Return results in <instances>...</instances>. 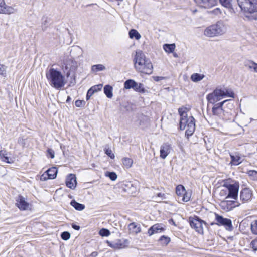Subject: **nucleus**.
<instances>
[{
	"instance_id": "aec40b11",
	"label": "nucleus",
	"mask_w": 257,
	"mask_h": 257,
	"mask_svg": "<svg viewBox=\"0 0 257 257\" xmlns=\"http://www.w3.org/2000/svg\"><path fill=\"white\" fill-rule=\"evenodd\" d=\"M15 12V9L6 6L4 0H0V13L10 14Z\"/></svg>"
},
{
	"instance_id": "9b49d317",
	"label": "nucleus",
	"mask_w": 257,
	"mask_h": 257,
	"mask_svg": "<svg viewBox=\"0 0 257 257\" xmlns=\"http://www.w3.org/2000/svg\"><path fill=\"white\" fill-rule=\"evenodd\" d=\"M57 172L56 167H53L49 168L41 175V180L45 181L47 179H55L56 177Z\"/></svg>"
},
{
	"instance_id": "cd10ccee",
	"label": "nucleus",
	"mask_w": 257,
	"mask_h": 257,
	"mask_svg": "<svg viewBox=\"0 0 257 257\" xmlns=\"http://www.w3.org/2000/svg\"><path fill=\"white\" fill-rule=\"evenodd\" d=\"M231 162L234 165H238L242 162L241 157L238 155H231Z\"/></svg>"
},
{
	"instance_id": "8fccbe9b",
	"label": "nucleus",
	"mask_w": 257,
	"mask_h": 257,
	"mask_svg": "<svg viewBox=\"0 0 257 257\" xmlns=\"http://www.w3.org/2000/svg\"><path fill=\"white\" fill-rule=\"evenodd\" d=\"M165 52L168 54H172L173 56L175 57H178L177 53L175 51V49H164Z\"/></svg>"
},
{
	"instance_id": "13d9d810",
	"label": "nucleus",
	"mask_w": 257,
	"mask_h": 257,
	"mask_svg": "<svg viewBox=\"0 0 257 257\" xmlns=\"http://www.w3.org/2000/svg\"><path fill=\"white\" fill-rule=\"evenodd\" d=\"M72 227L74 229L76 230H79L80 229V228L79 226L77 225H76L75 224H73V223L72 224Z\"/></svg>"
},
{
	"instance_id": "603ef678",
	"label": "nucleus",
	"mask_w": 257,
	"mask_h": 257,
	"mask_svg": "<svg viewBox=\"0 0 257 257\" xmlns=\"http://www.w3.org/2000/svg\"><path fill=\"white\" fill-rule=\"evenodd\" d=\"M248 67L251 68L253 69L254 71L256 72H257V64L253 62H249L248 63Z\"/></svg>"
},
{
	"instance_id": "58836bf2",
	"label": "nucleus",
	"mask_w": 257,
	"mask_h": 257,
	"mask_svg": "<svg viewBox=\"0 0 257 257\" xmlns=\"http://www.w3.org/2000/svg\"><path fill=\"white\" fill-rule=\"evenodd\" d=\"M187 108L184 107H182L178 109V112L180 115V118L188 117L187 114Z\"/></svg>"
},
{
	"instance_id": "bb28decb",
	"label": "nucleus",
	"mask_w": 257,
	"mask_h": 257,
	"mask_svg": "<svg viewBox=\"0 0 257 257\" xmlns=\"http://www.w3.org/2000/svg\"><path fill=\"white\" fill-rule=\"evenodd\" d=\"M113 88L109 85H106L104 87V92L108 98H111L113 96Z\"/></svg>"
},
{
	"instance_id": "4468645a",
	"label": "nucleus",
	"mask_w": 257,
	"mask_h": 257,
	"mask_svg": "<svg viewBox=\"0 0 257 257\" xmlns=\"http://www.w3.org/2000/svg\"><path fill=\"white\" fill-rule=\"evenodd\" d=\"M166 229L165 225L161 223H157L152 226L148 230V234L149 236L155 233H160Z\"/></svg>"
},
{
	"instance_id": "a211bd4d",
	"label": "nucleus",
	"mask_w": 257,
	"mask_h": 257,
	"mask_svg": "<svg viewBox=\"0 0 257 257\" xmlns=\"http://www.w3.org/2000/svg\"><path fill=\"white\" fill-rule=\"evenodd\" d=\"M172 147L169 143H164L160 147V157L162 159H165L171 150Z\"/></svg>"
},
{
	"instance_id": "f8f14e48",
	"label": "nucleus",
	"mask_w": 257,
	"mask_h": 257,
	"mask_svg": "<svg viewBox=\"0 0 257 257\" xmlns=\"http://www.w3.org/2000/svg\"><path fill=\"white\" fill-rule=\"evenodd\" d=\"M228 100H224L220 103L215 104L212 107V113L214 115H216L220 118H223L224 110L222 108V106L224 103L228 102Z\"/></svg>"
},
{
	"instance_id": "5fc2aeb1",
	"label": "nucleus",
	"mask_w": 257,
	"mask_h": 257,
	"mask_svg": "<svg viewBox=\"0 0 257 257\" xmlns=\"http://www.w3.org/2000/svg\"><path fill=\"white\" fill-rule=\"evenodd\" d=\"M47 156L50 157L51 158H54L55 156V153L53 149H48L47 150Z\"/></svg>"
},
{
	"instance_id": "f257e3e1",
	"label": "nucleus",
	"mask_w": 257,
	"mask_h": 257,
	"mask_svg": "<svg viewBox=\"0 0 257 257\" xmlns=\"http://www.w3.org/2000/svg\"><path fill=\"white\" fill-rule=\"evenodd\" d=\"M46 76L49 81V84L57 90L61 89L65 84L64 76L60 71L54 68H50L47 72Z\"/></svg>"
},
{
	"instance_id": "7c9ffc66",
	"label": "nucleus",
	"mask_w": 257,
	"mask_h": 257,
	"mask_svg": "<svg viewBox=\"0 0 257 257\" xmlns=\"http://www.w3.org/2000/svg\"><path fill=\"white\" fill-rule=\"evenodd\" d=\"M136 83L137 82L134 80L128 79L124 82V88L126 89H129L131 88L134 89Z\"/></svg>"
},
{
	"instance_id": "49530a36",
	"label": "nucleus",
	"mask_w": 257,
	"mask_h": 257,
	"mask_svg": "<svg viewBox=\"0 0 257 257\" xmlns=\"http://www.w3.org/2000/svg\"><path fill=\"white\" fill-rule=\"evenodd\" d=\"M102 88V84H98L94 85L90 88V89H92V91H93L94 93L97 92L100 90H101Z\"/></svg>"
},
{
	"instance_id": "f3484780",
	"label": "nucleus",
	"mask_w": 257,
	"mask_h": 257,
	"mask_svg": "<svg viewBox=\"0 0 257 257\" xmlns=\"http://www.w3.org/2000/svg\"><path fill=\"white\" fill-rule=\"evenodd\" d=\"M213 25L218 36L224 34L227 31V26L222 21H218Z\"/></svg>"
},
{
	"instance_id": "37998d69",
	"label": "nucleus",
	"mask_w": 257,
	"mask_h": 257,
	"mask_svg": "<svg viewBox=\"0 0 257 257\" xmlns=\"http://www.w3.org/2000/svg\"><path fill=\"white\" fill-rule=\"evenodd\" d=\"M7 67L6 66L0 63V75L6 77L7 75Z\"/></svg>"
},
{
	"instance_id": "680f3d73",
	"label": "nucleus",
	"mask_w": 257,
	"mask_h": 257,
	"mask_svg": "<svg viewBox=\"0 0 257 257\" xmlns=\"http://www.w3.org/2000/svg\"><path fill=\"white\" fill-rule=\"evenodd\" d=\"M92 255L93 256H96L97 255V252H93L92 253Z\"/></svg>"
},
{
	"instance_id": "4be33fe9",
	"label": "nucleus",
	"mask_w": 257,
	"mask_h": 257,
	"mask_svg": "<svg viewBox=\"0 0 257 257\" xmlns=\"http://www.w3.org/2000/svg\"><path fill=\"white\" fill-rule=\"evenodd\" d=\"M107 243L109 246L115 249L122 248L125 246L124 242L120 239H117L113 241H107Z\"/></svg>"
},
{
	"instance_id": "052dcab7",
	"label": "nucleus",
	"mask_w": 257,
	"mask_h": 257,
	"mask_svg": "<svg viewBox=\"0 0 257 257\" xmlns=\"http://www.w3.org/2000/svg\"><path fill=\"white\" fill-rule=\"evenodd\" d=\"M71 97L70 96H68L67 100H66V102H68L69 101H70L71 100Z\"/></svg>"
},
{
	"instance_id": "2eb2a0df",
	"label": "nucleus",
	"mask_w": 257,
	"mask_h": 257,
	"mask_svg": "<svg viewBox=\"0 0 257 257\" xmlns=\"http://www.w3.org/2000/svg\"><path fill=\"white\" fill-rule=\"evenodd\" d=\"M147 59L142 50L140 49L137 50L135 52L134 58V66L136 65L138 66L142 65L141 62H143Z\"/></svg>"
},
{
	"instance_id": "393cba45",
	"label": "nucleus",
	"mask_w": 257,
	"mask_h": 257,
	"mask_svg": "<svg viewBox=\"0 0 257 257\" xmlns=\"http://www.w3.org/2000/svg\"><path fill=\"white\" fill-rule=\"evenodd\" d=\"M186 189L182 185H178L176 187V193L178 196V199H179L182 197Z\"/></svg>"
},
{
	"instance_id": "a19ab883",
	"label": "nucleus",
	"mask_w": 257,
	"mask_h": 257,
	"mask_svg": "<svg viewBox=\"0 0 257 257\" xmlns=\"http://www.w3.org/2000/svg\"><path fill=\"white\" fill-rule=\"evenodd\" d=\"M105 176L109 177L112 181H115L117 178V174L114 172H106Z\"/></svg>"
},
{
	"instance_id": "6e6d98bb",
	"label": "nucleus",
	"mask_w": 257,
	"mask_h": 257,
	"mask_svg": "<svg viewBox=\"0 0 257 257\" xmlns=\"http://www.w3.org/2000/svg\"><path fill=\"white\" fill-rule=\"evenodd\" d=\"M175 47L176 45L175 43H172L171 44H165L163 46V48H175Z\"/></svg>"
},
{
	"instance_id": "4d7b16f0",
	"label": "nucleus",
	"mask_w": 257,
	"mask_h": 257,
	"mask_svg": "<svg viewBox=\"0 0 257 257\" xmlns=\"http://www.w3.org/2000/svg\"><path fill=\"white\" fill-rule=\"evenodd\" d=\"M92 90L90 89V88L88 90V91H87V95H86V100H89L90 97L92 96V95L94 93L93 92V91H92Z\"/></svg>"
},
{
	"instance_id": "dca6fc26",
	"label": "nucleus",
	"mask_w": 257,
	"mask_h": 257,
	"mask_svg": "<svg viewBox=\"0 0 257 257\" xmlns=\"http://www.w3.org/2000/svg\"><path fill=\"white\" fill-rule=\"evenodd\" d=\"M16 201V205L21 210H26L29 208V204L22 196L19 195L17 197Z\"/></svg>"
},
{
	"instance_id": "1a4fd4ad",
	"label": "nucleus",
	"mask_w": 257,
	"mask_h": 257,
	"mask_svg": "<svg viewBox=\"0 0 257 257\" xmlns=\"http://www.w3.org/2000/svg\"><path fill=\"white\" fill-rule=\"evenodd\" d=\"M215 220L217 221L216 224L224 226L228 230L231 231L233 229L232 221L230 219L224 218L218 214L215 213Z\"/></svg>"
},
{
	"instance_id": "423d86ee",
	"label": "nucleus",
	"mask_w": 257,
	"mask_h": 257,
	"mask_svg": "<svg viewBox=\"0 0 257 257\" xmlns=\"http://www.w3.org/2000/svg\"><path fill=\"white\" fill-rule=\"evenodd\" d=\"M141 64L142 65L140 66H135V68L138 72L146 74H151L152 73L153 67L149 59L141 62Z\"/></svg>"
},
{
	"instance_id": "c03bdc74",
	"label": "nucleus",
	"mask_w": 257,
	"mask_h": 257,
	"mask_svg": "<svg viewBox=\"0 0 257 257\" xmlns=\"http://www.w3.org/2000/svg\"><path fill=\"white\" fill-rule=\"evenodd\" d=\"M110 234L109 230L106 228H102L99 231V234L102 236H108Z\"/></svg>"
},
{
	"instance_id": "864d4df0",
	"label": "nucleus",
	"mask_w": 257,
	"mask_h": 257,
	"mask_svg": "<svg viewBox=\"0 0 257 257\" xmlns=\"http://www.w3.org/2000/svg\"><path fill=\"white\" fill-rule=\"evenodd\" d=\"M75 105L78 107H81L84 106L85 102L84 100H77L75 102Z\"/></svg>"
},
{
	"instance_id": "f704fd0d",
	"label": "nucleus",
	"mask_w": 257,
	"mask_h": 257,
	"mask_svg": "<svg viewBox=\"0 0 257 257\" xmlns=\"http://www.w3.org/2000/svg\"><path fill=\"white\" fill-rule=\"evenodd\" d=\"M191 196V193L186 190L180 199L182 202H187L190 200Z\"/></svg>"
},
{
	"instance_id": "473e14b6",
	"label": "nucleus",
	"mask_w": 257,
	"mask_h": 257,
	"mask_svg": "<svg viewBox=\"0 0 257 257\" xmlns=\"http://www.w3.org/2000/svg\"><path fill=\"white\" fill-rule=\"evenodd\" d=\"M0 158L2 161L8 163H11V162L9 161V158L7 156V152L6 151H0Z\"/></svg>"
},
{
	"instance_id": "3c124183",
	"label": "nucleus",
	"mask_w": 257,
	"mask_h": 257,
	"mask_svg": "<svg viewBox=\"0 0 257 257\" xmlns=\"http://www.w3.org/2000/svg\"><path fill=\"white\" fill-rule=\"evenodd\" d=\"M250 246L254 251H257V240H253L251 242Z\"/></svg>"
},
{
	"instance_id": "c85d7f7f",
	"label": "nucleus",
	"mask_w": 257,
	"mask_h": 257,
	"mask_svg": "<svg viewBox=\"0 0 257 257\" xmlns=\"http://www.w3.org/2000/svg\"><path fill=\"white\" fill-rule=\"evenodd\" d=\"M70 204L76 210L78 211H82L85 208V205L80 204L76 202L75 200H73L71 201Z\"/></svg>"
},
{
	"instance_id": "b1692460",
	"label": "nucleus",
	"mask_w": 257,
	"mask_h": 257,
	"mask_svg": "<svg viewBox=\"0 0 257 257\" xmlns=\"http://www.w3.org/2000/svg\"><path fill=\"white\" fill-rule=\"evenodd\" d=\"M128 228L130 231L133 233L137 234L141 232V228L140 225L137 224L135 222H132L129 224Z\"/></svg>"
},
{
	"instance_id": "72a5a7b5",
	"label": "nucleus",
	"mask_w": 257,
	"mask_h": 257,
	"mask_svg": "<svg viewBox=\"0 0 257 257\" xmlns=\"http://www.w3.org/2000/svg\"><path fill=\"white\" fill-rule=\"evenodd\" d=\"M105 69V67L102 64H96L92 65L91 71L93 72H97Z\"/></svg>"
},
{
	"instance_id": "ddd939ff",
	"label": "nucleus",
	"mask_w": 257,
	"mask_h": 257,
	"mask_svg": "<svg viewBox=\"0 0 257 257\" xmlns=\"http://www.w3.org/2000/svg\"><path fill=\"white\" fill-rule=\"evenodd\" d=\"M252 196V191L248 188L243 189L240 193V200L242 203H245L251 200Z\"/></svg>"
},
{
	"instance_id": "0eeeda50",
	"label": "nucleus",
	"mask_w": 257,
	"mask_h": 257,
	"mask_svg": "<svg viewBox=\"0 0 257 257\" xmlns=\"http://www.w3.org/2000/svg\"><path fill=\"white\" fill-rule=\"evenodd\" d=\"M63 69L66 71V76L69 77L71 72H74L77 67V62L75 60L68 58L66 59L62 65Z\"/></svg>"
},
{
	"instance_id": "e433bc0d",
	"label": "nucleus",
	"mask_w": 257,
	"mask_h": 257,
	"mask_svg": "<svg viewBox=\"0 0 257 257\" xmlns=\"http://www.w3.org/2000/svg\"><path fill=\"white\" fill-rule=\"evenodd\" d=\"M159 240L162 245H167L170 242L171 240L170 237L163 235L160 237Z\"/></svg>"
},
{
	"instance_id": "7ed1b4c3",
	"label": "nucleus",
	"mask_w": 257,
	"mask_h": 257,
	"mask_svg": "<svg viewBox=\"0 0 257 257\" xmlns=\"http://www.w3.org/2000/svg\"><path fill=\"white\" fill-rule=\"evenodd\" d=\"M179 127L181 130L187 128L185 135L189 137L194 133L195 129V119L193 116L180 118Z\"/></svg>"
},
{
	"instance_id": "ea45409f",
	"label": "nucleus",
	"mask_w": 257,
	"mask_h": 257,
	"mask_svg": "<svg viewBox=\"0 0 257 257\" xmlns=\"http://www.w3.org/2000/svg\"><path fill=\"white\" fill-rule=\"evenodd\" d=\"M49 22V19L47 17L44 16L42 18V29L43 30H45L48 27V24Z\"/></svg>"
},
{
	"instance_id": "a878e982",
	"label": "nucleus",
	"mask_w": 257,
	"mask_h": 257,
	"mask_svg": "<svg viewBox=\"0 0 257 257\" xmlns=\"http://www.w3.org/2000/svg\"><path fill=\"white\" fill-rule=\"evenodd\" d=\"M204 77L203 74L195 73L191 75L190 78L193 82H197L202 80Z\"/></svg>"
},
{
	"instance_id": "de8ad7c7",
	"label": "nucleus",
	"mask_w": 257,
	"mask_h": 257,
	"mask_svg": "<svg viewBox=\"0 0 257 257\" xmlns=\"http://www.w3.org/2000/svg\"><path fill=\"white\" fill-rule=\"evenodd\" d=\"M61 237L62 239L67 240L70 237V234L67 231H64L61 233Z\"/></svg>"
},
{
	"instance_id": "6ab92c4d",
	"label": "nucleus",
	"mask_w": 257,
	"mask_h": 257,
	"mask_svg": "<svg viewBox=\"0 0 257 257\" xmlns=\"http://www.w3.org/2000/svg\"><path fill=\"white\" fill-rule=\"evenodd\" d=\"M76 178L73 174H70L66 179V185L67 187L70 189H74L76 186Z\"/></svg>"
},
{
	"instance_id": "6e6552de",
	"label": "nucleus",
	"mask_w": 257,
	"mask_h": 257,
	"mask_svg": "<svg viewBox=\"0 0 257 257\" xmlns=\"http://www.w3.org/2000/svg\"><path fill=\"white\" fill-rule=\"evenodd\" d=\"M189 220L192 228H193L196 232L200 234L203 233V224H205L204 221L197 216L190 217Z\"/></svg>"
},
{
	"instance_id": "39448f33",
	"label": "nucleus",
	"mask_w": 257,
	"mask_h": 257,
	"mask_svg": "<svg viewBox=\"0 0 257 257\" xmlns=\"http://www.w3.org/2000/svg\"><path fill=\"white\" fill-rule=\"evenodd\" d=\"M223 186L227 189L228 192L226 198H231L234 199H237L239 188L238 183L236 182L234 184L225 183L223 185Z\"/></svg>"
},
{
	"instance_id": "c756f323",
	"label": "nucleus",
	"mask_w": 257,
	"mask_h": 257,
	"mask_svg": "<svg viewBox=\"0 0 257 257\" xmlns=\"http://www.w3.org/2000/svg\"><path fill=\"white\" fill-rule=\"evenodd\" d=\"M222 6L227 9H232L234 0H219Z\"/></svg>"
},
{
	"instance_id": "412c9836",
	"label": "nucleus",
	"mask_w": 257,
	"mask_h": 257,
	"mask_svg": "<svg viewBox=\"0 0 257 257\" xmlns=\"http://www.w3.org/2000/svg\"><path fill=\"white\" fill-rule=\"evenodd\" d=\"M195 3L201 7L208 8L214 6L216 0H194Z\"/></svg>"
},
{
	"instance_id": "5701e85b",
	"label": "nucleus",
	"mask_w": 257,
	"mask_h": 257,
	"mask_svg": "<svg viewBox=\"0 0 257 257\" xmlns=\"http://www.w3.org/2000/svg\"><path fill=\"white\" fill-rule=\"evenodd\" d=\"M204 34L207 37H212L218 36V35L215 31V29L214 28L213 25L207 27L204 30Z\"/></svg>"
},
{
	"instance_id": "f03ea898",
	"label": "nucleus",
	"mask_w": 257,
	"mask_h": 257,
	"mask_svg": "<svg viewBox=\"0 0 257 257\" xmlns=\"http://www.w3.org/2000/svg\"><path fill=\"white\" fill-rule=\"evenodd\" d=\"M234 95V93L231 91H229L228 89H216L212 93H209L207 95V99L209 103L215 104L224 97L228 96L233 98Z\"/></svg>"
},
{
	"instance_id": "a18cd8bd",
	"label": "nucleus",
	"mask_w": 257,
	"mask_h": 257,
	"mask_svg": "<svg viewBox=\"0 0 257 257\" xmlns=\"http://www.w3.org/2000/svg\"><path fill=\"white\" fill-rule=\"evenodd\" d=\"M248 175L252 178V180H257V171L255 170H250L247 173Z\"/></svg>"
},
{
	"instance_id": "79ce46f5",
	"label": "nucleus",
	"mask_w": 257,
	"mask_h": 257,
	"mask_svg": "<svg viewBox=\"0 0 257 257\" xmlns=\"http://www.w3.org/2000/svg\"><path fill=\"white\" fill-rule=\"evenodd\" d=\"M251 230L253 234L257 235V220H254L251 222Z\"/></svg>"
},
{
	"instance_id": "9d476101",
	"label": "nucleus",
	"mask_w": 257,
	"mask_h": 257,
	"mask_svg": "<svg viewBox=\"0 0 257 257\" xmlns=\"http://www.w3.org/2000/svg\"><path fill=\"white\" fill-rule=\"evenodd\" d=\"M221 208L225 212H228L236 207H238L240 203L235 201L223 200L220 203Z\"/></svg>"
},
{
	"instance_id": "09e8293b",
	"label": "nucleus",
	"mask_w": 257,
	"mask_h": 257,
	"mask_svg": "<svg viewBox=\"0 0 257 257\" xmlns=\"http://www.w3.org/2000/svg\"><path fill=\"white\" fill-rule=\"evenodd\" d=\"M105 154L108 155L110 158L113 159L115 157L114 154L112 153V151L110 149H104Z\"/></svg>"
},
{
	"instance_id": "bf43d9fd",
	"label": "nucleus",
	"mask_w": 257,
	"mask_h": 257,
	"mask_svg": "<svg viewBox=\"0 0 257 257\" xmlns=\"http://www.w3.org/2000/svg\"><path fill=\"white\" fill-rule=\"evenodd\" d=\"M157 196L158 197H162L163 198H165V195L163 193H159L158 194H157Z\"/></svg>"
},
{
	"instance_id": "20e7f679",
	"label": "nucleus",
	"mask_w": 257,
	"mask_h": 257,
	"mask_svg": "<svg viewBox=\"0 0 257 257\" xmlns=\"http://www.w3.org/2000/svg\"><path fill=\"white\" fill-rule=\"evenodd\" d=\"M241 11L252 13L257 12V0H237Z\"/></svg>"
},
{
	"instance_id": "4c0bfd02",
	"label": "nucleus",
	"mask_w": 257,
	"mask_h": 257,
	"mask_svg": "<svg viewBox=\"0 0 257 257\" xmlns=\"http://www.w3.org/2000/svg\"><path fill=\"white\" fill-rule=\"evenodd\" d=\"M122 163L123 165L126 168H129L131 167L133 164V160L129 158H124L122 159Z\"/></svg>"
},
{
	"instance_id": "c9c22d12",
	"label": "nucleus",
	"mask_w": 257,
	"mask_h": 257,
	"mask_svg": "<svg viewBox=\"0 0 257 257\" xmlns=\"http://www.w3.org/2000/svg\"><path fill=\"white\" fill-rule=\"evenodd\" d=\"M133 89L138 92L144 93L145 92L144 85L142 83H136Z\"/></svg>"
},
{
	"instance_id": "2f4dec72",
	"label": "nucleus",
	"mask_w": 257,
	"mask_h": 257,
	"mask_svg": "<svg viewBox=\"0 0 257 257\" xmlns=\"http://www.w3.org/2000/svg\"><path fill=\"white\" fill-rule=\"evenodd\" d=\"M129 36L131 38H135L136 40H139L141 38V35L135 29H131L129 32Z\"/></svg>"
}]
</instances>
